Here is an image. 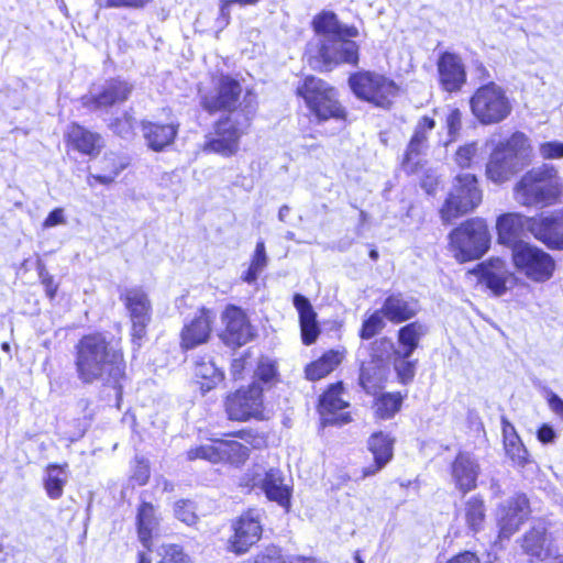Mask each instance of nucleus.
Returning <instances> with one entry per match:
<instances>
[{"label":"nucleus","instance_id":"f257e3e1","mask_svg":"<svg viewBox=\"0 0 563 563\" xmlns=\"http://www.w3.org/2000/svg\"><path fill=\"white\" fill-rule=\"evenodd\" d=\"M75 368L82 384L119 387L124 377L122 352L101 333L84 335L75 345Z\"/></svg>","mask_w":563,"mask_h":563},{"label":"nucleus","instance_id":"f03ea898","mask_svg":"<svg viewBox=\"0 0 563 563\" xmlns=\"http://www.w3.org/2000/svg\"><path fill=\"white\" fill-rule=\"evenodd\" d=\"M562 194L563 179L551 164H542L526 172L514 187L515 200L525 207L555 205Z\"/></svg>","mask_w":563,"mask_h":563},{"label":"nucleus","instance_id":"7ed1b4c3","mask_svg":"<svg viewBox=\"0 0 563 563\" xmlns=\"http://www.w3.org/2000/svg\"><path fill=\"white\" fill-rule=\"evenodd\" d=\"M529 155V139L521 132L514 133L494 146L486 165L487 178L495 184L509 180L527 165Z\"/></svg>","mask_w":563,"mask_h":563},{"label":"nucleus","instance_id":"20e7f679","mask_svg":"<svg viewBox=\"0 0 563 563\" xmlns=\"http://www.w3.org/2000/svg\"><path fill=\"white\" fill-rule=\"evenodd\" d=\"M244 119L239 114H228L214 123L213 132L205 136L202 151L230 157L238 153L240 140L246 134L253 118V103L250 98L244 103Z\"/></svg>","mask_w":563,"mask_h":563},{"label":"nucleus","instance_id":"39448f33","mask_svg":"<svg viewBox=\"0 0 563 563\" xmlns=\"http://www.w3.org/2000/svg\"><path fill=\"white\" fill-rule=\"evenodd\" d=\"M347 36L317 40L307 45L308 64L321 71H329L340 64L356 65L358 63V45Z\"/></svg>","mask_w":563,"mask_h":563},{"label":"nucleus","instance_id":"423d86ee","mask_svg":"<svg viewBox=\"0 0 563 563\" xmlns=\"http://www.w3.org/2000/svg\"><path fill=\"white\" fill-rule=\"evenodd\" d=\"M243 89L239 80L228 76H220L214 82V88L201 98V106L210 113L227 111L230 114H239L244 119V103L247 98L253 103V114L256 111V96L246 90L242 96Z\"/></svg>","mask_w":563,"mask_h":563},{"label":"nucleus","instance_id":"0eeeda50","mask_svg":"<svg viewBox=\"0 0 563 563\" xmlns=\"http://www.w3.org/2000/svg\"><path fill=\"white\" fill-rule=\"evenodd\" d=\"M470 106L473 115L483 125L500 123L512 111L511 101L505 89L495 82L477 88L470 100Z\"/></svg>","mask_w":563,"mask_h":563},{"label":"nucleus","instance_id":"6e6552de","mask_svg":"<svg viewBox=\"0 0 563 563\" xmlns=\"http://www.w3.org/2000/svg\"><path fill=\"white\" fill-rule=\"evenodd\" d=\"M297 93L303 98L306 106L319 121L343 119L345 115L334 88L320 78L306 77L298 86Z\"/></svg>","mask_w":563,"mask_h":563},{"label":"nucleus","instance_id":"1a4fd4ad","mask_svg":"<svg viewBox=\"0 0 563 563\" xmlns=\"http://www.w3.org/2000/svg\"><path fill=\"white\" fill-rule=\"evenodd\" d=\"M489 241L487 227L478 219L468 220L450 233V244L460 262L482 257L489 247Z\"/></svg>","mask_w":563,"mask_h":563},{"label":"nucleus","instance_id":"9d476101","mask_svg":"<svg viewBox=\"0 0 563 563\" xmlns=\"http://www.w3.org/2000/svg\"><path fill=\"white\" fill-rule=\"evenodd\" d=\"M511 261L519 274L534 283L548 282L555 269L553 257L531 243L515 244Z\"/></svg>","mask_w":563,"mask_h":563},{"label":"nucleus","instance_id":"9b49d317","mask_svg":"<svg viewBox=\"0 0 563 563\" xmlns=\"http://www.w3.org/2000/svg\"><path fill=\"white\" fill-rule=\"evenodd\" d=\"M482 201V190L477 179L472 174H461L455 177L453 188L440 210L441 219L450 223L459 217L475 209Z\"/></svg>","mask_w":563,"mask_h":563},{"label":"nucleus","instance_id":"f8f14e48","mask_svg":"<svg viewBox=\"0 0 563 563\" xmlns=\"http://www.w3.org/2000/svg\"><path fill=\"white\" fill-rule=\"evenodd\" d=\"M349 84L352 91L360 99L383 108L390 104L391 99L398 91V87L393 80L371 71L352 75L349 79Z\"/></svg>","mask_w":563,"mask_h":563},{"label":"nucleus","instance_id":"ddd939ff","mask_svg":"<svg viewBox=\"0 0 563 563\" xmlns=\"http://www.w3.org/2000/svg\"><path fill=\"white\" fill-rule=\"evenodd\" d=\"M241 485L250 488L260 487L269 500L288 508L290 504V488L284 483L283 473L277 468L265 470L254 466L242 479Z\"/></svg>","mask_w":563,"mask_h":563},{"label":"nucleus","instance_id":"4468645a","mask_svg":"<svg viewBox=\"0 0 563 563\" xmlns=\"http://www.w3.org/2000/svg\"><path fill=\"white\" fill-rule=\"evenodd\" d=\"M263 388L253 383L247 388H240L228 396L225 408L231 420L246 421L251 418L263 419Z\"/></svg>","mask_w":563,"mask_h":563},{"label":"nucleus","instance_id":"2eb2a0df","mask_svg":"<svg viewBox=\"0 0 563 563\" xmlns=\"http://www.w3.org/2000/svg\"><path fill=\"white\" fill-rule=\"evenodd\" d=\"M122 299L132 322V342L140 347L151 320V301L145 291L137 287L126 289L122 295Z\"/></svg>","mask_w":563,"mask_h":563},{"label":"nucleus","instance_id":"dca6fc26","mask_svg":"<svg viewBox=\"0 0 563 563\" xmlns=\"http://www.w3.org/2000/svg\"><path fill=\"white\" fill-rule=\"evenodd\" d=\"M529 232L552 250H563V208L531 217Z\"/></svg>","mask_w":563,"mask_h":563},{"label":"nucleus","instance_id":"f3484780","mask_svg":"<svg viewBox=\"0 0 563 563\" xmlns=\"http://www.w3.org/2000/svg\"><path fill=\"white\" fill-rule=\"evenodd\" d=\"M234 534L230 540L231 550L238 554L245 553L262 536L261 512L249 510L240 516L233 525Z\"/></svg>","mask_w":563,"mask_h":563},{"label":"nucleus","instance_id":"a211bd4d","mask_svg":"<svg viewBox=\"0 0 563 563\" xmlns=\"http://www.w3.org/2000/svg\"><path fill=\"white\" fill-rule=\"evenodd\" d=\"M528 514V499L525 495H517L501 504L496 514L499 538L509 539L523 523Z\"/></svg>","mask_w":563,"mask_h":563},{"label":"nucleus","instance_id":"6ab92c4d","mask_svg":"<svg viewBox=\"0 0 563 563\" xmlns=\"http://www.w3.org/2000/svg\"><path fill=\"white\" fill-rule=\"evenodd\" d=\"M435 128V120L431 117H421L413 130V134L408 143L404 159L402 168L407 173H415L420 165V156L428 148V134Z\"/></svg>","mask_w":563,"mask_h":563},{"label":"nucleus","instance_id":"aec40b11","mask_svg":"<svg viewBox=\"0 0 563 563\" xmlns=\"http://www.w3.org/2000/svg\"><path fill=\"white\" fill-rule=\"evenodd\" d=\"M133 86L128 81L111 79L106 81L100 90L90 91L81 98L82 104L92 109L111 107L125 101L131 95Z\"/></svg>","mask_w":563,"mask_h":563},{"label":"nucleus","instance_id":"412c9836","mask_svg":"<svg viewBox=\"0 0 563 563\" xmlns=\"http://www.w3.org/2000/svg\"><path fill=\"white\" fill-rule=\"evenodd\" d=\"M222 319L225 323L223 341L227 345L241 346L254 336L253 329L241 308L235 306L227 307Z\"/></svg>","mask_w":563,"mask_h":563},{"label":"nucleus","instance_id":"4be33fe9","mask_svg":"<svg viewBox=\"0 0 563 563\" xmlns=\"http://www.w3.org/2000/svg\"><path fill=\"white\" fill-rule=\"evenodd\" d=\"M343 386L336 383L322 395L319 411L322 423L342 426L350 421V413L342 411L349 407V402L342 398Z\"/></svg>","mask_w":563,"mask_h":563},{"label":"nucleus","instance_id":"5701e85b","mask_svg":"<svg viewBox=\"0 0 563 563\" xmlns=\"http://www.w3.org/2000/svg\"><path fill=\"white\" fill-rule=\"evenodd\" d=\"M216 313L206 308L199 309L189 322L184 324L181 331V345L192 349L207 342L210 336Z\"/></svg>","mask_w":563,"mask_h":563},{"label":"nucleus","instance_id":"b1692460","mask_svg":"<svg viewBox=\"0 0 563 563\" xmlns=\"http://www.w3.org/2000/svg\"><path fill=\"white\" fill-rule=\"evenodd\" d=\"M481 279L496 296L504 295L514 284L516 277L508 269L505 261L490 258L481 264Z\"/></svg>","mask_w":563,"mask_h":563},{"label":"nucleus","instance_id":"393cba45","mask_svg":"<svg viewBox=\"0 0 563 563\" xmlns=\"http://www.w3.org/2000/svg\"><path fill=\"white\" fill-rule=\"evenodd\" d=\"M479 464L470 453H459L451 466V475L455 487L466 494L477 486Z\"/></svg>","mask_w":563,"mask_h":563},{"label":"nucleus","instance_id":"a878e982","mask_svg":"<svg viewBox=\"0 0 563 563\" xmlns=\"http://www.w3.org/2000/svg\"><path fill=\"white\" fill-rule=\"evenodd\" d=\"M441 86L446 91L460 90L466 79L462 59L456 54L444 53L438 60Z\"/></svg>","mask_w":563,"mask_h":563},{"label":"nucleus","instance_id":"bb28decb","mask_svg":"<svg viewBox=\"0 0 563 563\" xmlns=\"http://www.w3.org/2000/svg\"><path fill=\"white\" fill-rule=\"evenodd\" d=\"M531 218L521 213H505L498 217L496 228L498 232V241L514 251L517 243H526L520 240V235L526 229L529 231Z\"/></svg>","mask_w":563,"mask_h":563},{"label":"nucleus","instance_id":"cd10ccee","mask_svg":"<svg viewBox=\"0 0 563 563\" xmlns=\"http://www.w3.org/2000/svg\"><path fill=\"white\" fill-rule=\"evenodd\" d=\"M385 318L393 323H401L416 317L420 311L417 299L401 294L388 296L380 307Z\"/></svg>","mask_w":563,"mask_h":563},{"label":"nucleus","instance_id":"c85d7f7f","mask_svg":"<svg viewBox=\"0 0 563 563\" xmlns=\"http://www.w3.org/2000/svg\"><path fill=\"white\" fill-rule=\"evenodd\" d=\"M292 302L299 313L302 342L306 345H310L320 334V329L317 322V313L313 310L310 301L300 294H296L294 296Z\"/></svg>","mask_w":563,"mask_h":563},{"label":"nucleus","instance_id":"c756f323","mask_svg":"<svg viewBox=\"0 0 563 563\" xmlns=\"http://www.w3.org/2000/svg\"><path fill=\"white\" fill-rule=\"evenodd\" d=\"M521 547L532 560L548 561L554 554V547L547 538L545 528L542 526L529 530L523 536Z\"/></svg>","mask_w":563,"mask_h":563},{"label":"nucleus","instance_id":"7c9ffc66","mask_svg":"<svg viewBox=\"0 0 563 563\" xmlns=\"http://www.w3.org/2000/svg\"><path fill=\"white\" fill-rule=\"evenodd\" d=\"M318 40L333 38L335 36H358V30L354 25L342 24L333 12H323L313 20Z\"/></svg>","mask_w":563,"mask_h":563},{"label":"nucleus","instance_id":"2f4dec72","mask_svg":"<svg viewBox=\"0 0 563 563\" xmlns=\"http://www.w3.org/2000/svg\"><path fill=\"white\" fill-rule=\"evenodd\" d=\"M394 439L384 432H376L368 439V449L375 461L374 466L364 468L363 475L371 476L382 470L393 457Z\"/></svg>","mask_w":563,"mask_h":563},{"label":"nucleus","instance_id":"473e14b6","mask_svg":"<svg viewBox=\"0 0 563 563\" xmlns=\"http://www.w3.org/2000/svg\"><path fill=\"white\" fill-rule=\"evenodd\" d=\"M67 139L75 150L89 156H97L103 147V140L100 134L88 131L75 123L68 128Z\"/></svg>","mask_w":563,"mask_h":563},{"label":"nucleus","instance_id":"72a5a7b5","mask_svg":"<svg viewBox=\"0 0 563 563\" xmlns=\"http://www.w3.org/2000/svg\"><path fill=\"white\" fill-rule=\"evenodd\" d=\"M503 437L506 455L514 466L522 468L531 462L530 455L515 427L506 420H503Z\"/></svg>","mask_w":563,"mask_h":563},{"label":"nucleus","instance_id":"f704fd0d","mask_svg":"<svg viewBox=\"0 0 563 563\" xmlns=\"http://www.w3.org/2000/svg\"><path fill=\"white\" fill-rule=\"evenodd\" d=\"M194 375L202 393L214 388L223 380V372L210 356H201L195 362Z\"/></svg>","mask_w":563,"mask_h":563},{"label":"nucleus","instance_id":"c9c22d12","mask_svg":"<svg viewBox=\"0 0 563 563\" xmlns=\"http://www.w3.org/2000/svg\"><path fill=\"white\" fill-rule=\"evenodd\" d=\"M142 130L147 145L158 152L173 143L178 131V124L143 122Z\"/></svg>","mask_w":563,"mask_h":563},{"label":"nucleus","instance_id":"e433bc0d","mask_svg":"<svg viewBox=\"0 0 563 563\" xmlns=\"http://www.w3.org/2000/svg\"><path fill=\"white\" fill-rule=\"evenodd\" d=\"M139 539L142 544L151 550L152 537L156 532L159 518L156 514V509L150 503H142L137 509L136 516Z\"/></svg>","mask_w":563,"mask_h":563},{"label":"nucleus","instance_id":"4c0bfd02","mask_svg":"<svg viewBox=\"0 0 563 563\" xmlns=\"http://www.w3.org/2000/svg\"><path fill=\"white\" fill-rule=\"evenodd\" d=\"M460 516L472 534L482 531L486 519V508L483 498L477 495L471 496L464 503Z\"/></svg>","mask_w":563,"mask_h":563},{"label":"nucleus","instance_id":"58836bf2","mask_svg":"<svg viewBox=\"0 0 563 563\" xmlns=\"http://www.w3.org/2000/svg\"><path fill=\"white\" fill-rule=\"evenodd\" d=\"M428 333V327L420 322L415 321L401 327L398 330V343L401 355L411 356L415 350L419 346L420 340Z\"/></svg>","mask_w":563,"mask_h":563},{"label":"nucleus","instance_id":"ea45409f","mask_svg":"<svg viewBox=\"0 0 563 563\" xmlns=\"http://www.w3.org/2000/svg\"><path fill=\"white\" fill-rule=\"evenodd\" d=\"M103 174L93 175L89 174L87 183L92 186V180L102 185H110L114 181L117 176L129 165V159L115 153L106 154L102 159Z\"/></svg>","mask_w":563,"mask_h":563},{"label":"nucleus","instance_id":"a19ab883","mask_svg":"<svg viewBox=\"0 0 563 563\" xmlns=\"http://www.w3.org/2000/svg\"><path fill=\"white\" fill-rule=\"evenodd\" d=\"M385 379V366L382 360L372 358L362 363L360 373V385L367 394H375Z\"/></svg>","mask_w":563,"mask_h":563},{"label":"nucleus","instance_id":"79ce46f5","mask_svg":"<svg viewBox=\"0 0 563 563\" xmlns=\"http://www.w3.org/2000/svg\"><path fill=\"white\" fill-rule=\"evenodd\" d=\"M343 358L339 351H328L319 360L309 364L306 368V376L310 380H318L331 373Z\"/></svg>","mask_w":563,"mask_h":563},{"label":"nucleus","instance_id":"37998d69","mask_svg":"<svg viewBox=\"0 0 563 563\" xmlns=\"http://www.w3.org/2000/svg\"><path fill=\"white\" fill-rule=\"evenodd\" d=\"M67 465L51 464L45 470L44 488L46 494L52 499L62 497L64 486L67 483Z\"/></svg>","mask_w":563,"mask_h":563},{"label":"nucleus","instance_id":"c03bdc74","mask_svg":"<svg viewBox=\"0 0 563 563\" xmlns=\"http://www.w3.org/2000/svg\"><path fill=\"white\" fill-rule=\"evenodd\" d=\"M249 454L247 445L233 440H221V462L239 466L247 460Z\"/></svg>","mask_w":563,"mask_h":563},{"label":"nucleus","instance_id":"a18cd8bd","mask_svg":"<svg viewBox=\"0 0 563 563\" xmlns=\"http://www.w3.org/2000/svg\"><path fill=\"white\" fill-rule=\"evenodd\" d=\"M267 264L268 257L266 254L264 241H258L256 243L250 267L242 276L243 282L247 284L255 283L260 274H262L263 271L266 268Z\"/></svg>","mask_w":563,"mask_h":563},{"label":"nucleus","instance_id":"49530a36","mask_svg":"<svg viewBox=\"0 0 563 563\" xmlns=\"http://www.w3.org/2000/svg\"><path fill=\"white\" fill-rule=\"evenodd\" d=\"M402 398L399 394H384L375 404L376 415L382 419H389L399 411Z\"/></svg>","mask_w":563,"mask_h":563},{"label":"nucleus","instance_id":"de8ad7c7","mask_svg":"<svg viewBox=\"0 0 563 563\" xmlns=\"http://www.w3.org/2000/svg\"><path fill=\"white\" fill-rule=\"evenodd\" d=\"M187 457L188 460L202 459L211 463L221 462V440L190 449Z\"/></svg>","mask_w":563,"mask_h":563},{"label":"nucleus","instance_id":"09e8293b","mask_svg":"<svg viewBox=\"0 0 563 563\" xmlns=\"http://www.w3.org/2000/svg\"><path fill=\"white\" fill-rule=\"evenodd\" d=\"M384 319H386V318H385L382 309L374 311L368 318H366L363 321V324H362V328L360 331L361 339L369 340L373 336H375L377 333H379L385 327Z\"/></svg>","mask_w":563,"mask_h":563},{"label":"nucleus","instance_id":"8fccbe9b","mask_svg":"<svg viewBox=\"0 0 563 563\" xmlns=\"http://www.w3.org/2000/svg\"><path fill=\"white\" fill-rule=\"evenodd\" d=\"M411 356H405L399 351H394V367L402 383L410 382L416 373V361H410Z\"/></svg>","mask_w":563,"mask_h":563},{"label":"nucleus","instance_id":"3c124183","mask_svg":"<svg viewBox=\"0 0 563 563\" xmlns=\"http://www.w3.org/2000/svg\"><path fill=\"white\" fill-rule=\"evenodd\" d=\"M445 126L448 129V140L443 142L448 146L454 142L462 128V112L457 108L450 109L445 115Z\"/></svg>","mask_w":563,"mask_h":563},{"label":"nucleus","instance_id":"603ef678","mask_svg":"<svg viewBox=\"0 0 563 563\" xmlns=\"http://www.w3.org/2000/svg\"><path fill=\"white\" fill-rule=\"evenodd\" d=\"M174 514L178 520L183 521L187 526H192L198 520L194 503L187 499H181L175 503Z\"/></svg>","mask_w":563,"mask_h":563},{"label":"nucleus","instance_id":"864d4df0","mask_svg":"<svg viewBox=\"0 0 563 563\" xmlns=\"http://www.w3.org/2000/svg\"><path fill=\"white\" fill-rule=\"evenodd\" d=\"M478 152L477 143L471 142L460 146L454 155V162L461 168L471 167L473 159L476 157Z\"/></svg>","mask_w":563,"mask_h":563},{"label":"nucleus","instance_id":"5fc2aeb1","mask_svg":"<svg viewBox=\"0 0 563 563\" xmlns=\"http://www.w3.org/2000/svg\"><path fill=\"white\" fill-rule=\"evenodd\" d=\"M135 119L130 113H124L111 123L112 131L121 137L129 139L133 135Z\"/></svg>","mask_w":563,"mask_h":563},{"label":"nucleus","instance_id":"6e6d98bb","mask_svg":"<svg viewBox=\"0 0 563 563\" xmlns=\"http://www.w3.org/2000/svg\"><path fill=\"white\" fill-rule=\"evenodd\" d=\"M159 563H191L190 559L175 544L164 547Z\"/></svg>","mask_w":563,"mask_h":563},{"label":"nucleus","instance_id":"4d7b16f0","mask_svg":"<svg viewBox=\"0 0 563 563\" xmlns=\"http://www.w3.org/2000/svg\"><path fill=\"white\" fill-rule=\"evenodd\" d=\"M540 156L544 159H558L563 157V143L544 142L539 147Z\"/></svg>","mask_w":563,"mask_h":563},{"label":"nucleus","instance_id":"13d9d810","mask_svg":"<svg viewBox=\"0 0 563 563\" xmlns=\"http://www.w3.org/2000/svg\"><path fill=\"white\" fill-rule=\"evenodd\" d=\"M255 563H285L280 549L268 547L257 555Z\"/></svg>","mask_w":563,"mask_h":563},{"label":"nucleus","instance_id":"bf43d9fd","mask_svg":"<svg viewBox=\"0 0 563 563\" xmlns=\"http://www.w3.org/2000/svg\"><path fill=\"white\" fill-rule=\"evenodd\" d=\"M256 377L264 382H271L276 375V367L273 362L265 360L261 361L255 372Z\"/></svg>","mask_w":563,"mask_h":563},{"label":"nucleus","instance_id":"052dcab7","mask_svg":"<svg viewBox=\"0 0 563 563\" xmlns=\"http://www.w3.org/2000/svg\"><path fill=\"white\" fill-rule=\"evenodd\" d=\"M132 478L137 485H145L150 478V466L145 461H137Z\"/></svg>","mask_w":563,"mask_h":563},{"label":"nucleus","instance_id":"680f3d73","mask_svg":"<svg viewBox=\"0 0 563 563\" xmlns=\"http://www.w3.org/2000/svg\"><path fill=\"white\" fill-rule=\"evenodd\" d=\"M40 278L48 297L51 299L54 298L57 291V285L55 284L53 276L49 275L44 268H42L40 271Z\"/></svg>","mask_w":563,"mask_h":563},{"label":"nucleus","instance_id":"e2e57ef3","mask_svg":"<svg viewBox=\"0 0 563 563\" xmlns=\"http://www.w3.org/2000/svg\"><path fill=\"white\" fill-rule=\"evenodd\" d=\"M63 223H65L64 211H63V209L57 208V209L53 210L52 212H49V214L43 222V227L52 228V227L63 224Z\"/></svg>","mask_w":563,"mask_h":563},{"label":"nucleus","instance_id":"0e129e2a","mask_svg":"<svg viewBox=\"0 0 563 563\" xmlns=\"http://www.w3.org/2000/svg\"><path fill=\"white\" fill-rule=\"evenodd\" d=\"M446 563H481V562L475 553L465 551L457 555H454Z\"/></svg>","mask_w":563,"mask_h":563},{"label":"nucleus","instance_id":"69168bd1","mask_svg":"<svg viewBox=\"0 0 563 563\" xmlns=\"http://www.w3.org/2000/svg\"><path fill=\"white\" fill-rule=\"evenodd\" d=\"M537 435L538 440L545 444L552 443L556 437L553 428L548 424H543L542 427H540Z\"/></svg>","mask_w":563,"mask_h":563},{"label":"nucleus","instance_id":"338daca9","mask_svg":"<svg viewBox=\"0 0 563 563\" xmlns=\"http://www.w3.org/2000/svg\"><path fill=\"white\" fill-rule=\"evenodd\" d=\"M550 409L563 419V399H561L556 394L551 393L549 399Z\"/></svg>","mask_w":563,"mask_h":563},{"label":"nucleus","instance_id":"774afa93","mask_svg":"<svg viewBox=\"0 0 563 563\" xmlns=\"http://www.w3.org/2000/svg\"><path fill=\"white\" fill-rule=\"evenodd\" d=\"M238 435L249 445L257 448L262 444V438L253 434L250 431H240Z\"/></svg>","mask_w":563,"mask_h":563}]
</instances>
